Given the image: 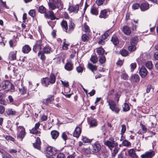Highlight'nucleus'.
<instances>
[{
    "mask_svg": "<svg viewBox=\"0 0 158 158\" xmlns=\"http://www.w3.org/2000/svg\"><path fill=\"white\" fill-rule=\"evenodd\" d=\"M14 85L8 81H4L0 83V89L9 91L14 88Z\"/></svg>",
    "mask_w": 158,
    "mask_h": 158,
    "instance_id": "1",
    "label": "nucleus"
},
{
    "mask_svg": "<svg viewBox=\"0 0 158 158\" xmlns=\"http://www.w3.org/2000/svg\"><path fill=\"white\" fill-rule=\"evenodd\" d=\"M16 129L17 138L23 139L26 134L25 128L22 126H17Z\"/></svg>",
    "mask_w": 158,
    "mask_h": 158,
    "instance_id": "2",
    "label": "nucleus"
},
{
    "mask_svg": "<svg viewBox=\"0 0 158 158\" xmlns=\"http://www.w3.org/2000/svg\"><path fill=\"white\" fill-rule=\"evenodd\" d=\"M108 102L110 109L116 114H118L120 109L118 107L116 106L115 102L113 101L110 100Z\"/></svg>",
    "mask_w": 158,
    "mask_h": 158,
    "instance_id": "3",
    "label": "nucleus"
},
{
    "mask_svg": "<svg viewBox=\"0 0 158 158\" xmlns=\"http://www.w3.org/2000/svg\"><path fill=\"white\" fill-rule=\"evenodd\" d=\"M57 153V150L54 148L48 146L46 148V153L49 156H52L55 155Z\"/></svg>",
    "mask_w": 158,
    "mask_h": 158,
    "instance_id": "4",
    "label": "nucleus"
},
{
    "mask_svg": "<svg viewBox=\"0 0 158 158\" xmlns=\"http://www.w3.org/2000/svg\"><path fill=\"white\" fill-rule=\"evenodd\" d=\"M110 34V32L109 31H107L104 33L100 37V40L98 42V44L102 45L104 44L105 43L104 40L107 38Z\"/></svg>",
    "mask_w": 158,
    "mask_h": 158,
    "instance_id": "5",
    "label": "nucleus"
},
{
    "mask_svg": "<svg viewBox=\"0 0 158 158\" xmlns=\"http://www.w3.org/2000/svg\"><path fill=\"white\" fill-rule=\"evenodd\" d=\"M155 155V153L153 151H147L141 156V158H152Z\"/></svg>",
    "mask_w": 158,
    "mask_h": 158,
    "instance_id": "6",
    "label": "nucleus"
},
{
    "mask_svg": "<svg viewBox=\"0 0 158 158\" xmlns=\"http://www.w3.org/2000/svg\"><path fill=\"white\" fill-rule=\"evenodd\" d=\"M42 45V42L41 40L37 41L35 44L34 46L33 50L35 52H36L37 51L40 50L41 49Z\"/></svg>",
    "mask_w": 158,
    "mask_h": 158,
    "instance_id": "7",
    "label": "nucleus"
},
{
    "mask_svg": "<svg viewBox=\"0 0 158 158\" xmlns=\"http://www.w3.org/2000/svg\"><path fill=\"white\" fill-rule=\"evenodd\" d=\"M104 144L108 146L110 149L117 146L118 144L114 141H107L104 142Z\"/></svg>",
    "mask_w": 158,
    "mask_h": 158,
    "instance_id": "8",
    "label": "nucleus"
},
{
    "mask_svg": "<svg viewBox=\"0 0 158 158\" xmlns=\"http://www.w3.org/2000/svg\"><path fill=\"white\" fill-rule=\"evenodd\" d=\"M54 100L53 96L52 95L49 96L48 97L43 101L44 104L48 106L49 104H52L53 103L52 102Z\"/></svg>",
    "mask_w": 158,
    "mask_h": 158,
    "instance_id": "9",
    "label": "nucleus"
},
{
    "mask_svg": "<svg viewBox=\"0 0 158 158\" xmlns=\"http://www.w3.org/2000/svg\"><path fill=\"white\" fill-rule=\"evenodd\" d=\"M148 71L144 66H142L140 69L139 73L142 78L145 77L148 74Z\"/></svg>",
    "mask_w": 158,
    "mask_h": 158,
    "instance_id": "10",
    "label": "nucleus"
},
{
    "mask_svg": "<svg viewBox=\"0 0 158 158\" xmlns=\"http://www.w3.org/2000/svg\"><path fill=\"white\" fill-rule=\"evenodd\" d=\"M92 152L94 153H97L101 148V145L98 143H95L92 145Z\"/></svg>",
    "mask_w": 158,
    "mask_h": 158,
    "instance_id": "11",
    "label": "nucleus"
},
{
    "mask_svg": "<svg viewBox=\"0 0 158 158\" xmlns=\"http://www.w3.org/2000/svg\"><path fill=\"white\" fill-rule=\"evenodd\" d=\"M16 51L10 52L9 54L8 58L10 60L12 61L16 60Z\"/></svg>",
    "mask_w": 158,
    "mask_h": 158,
    "instance_id": "12",
    "label": "nucleus"
},
{
    "mask_svg": "<svg viewBox=\"0 0 158 158\" xmlns=\"http://www.w3.org/2000/svg\"><path fill=\"white\" fill-rule=\"evenodd\" d=\"M79 10V6L78 5H77L74 6H69L68 10L69 13L74 12L77 13Z\"/></svg>",
    "mask_w": 158,
    "mask_h": 158,
    "instance_id": "13",
    "label": "nucleus"
},
{
    "mask_svg": "<svg viewBox=\"0 0 158 158\" xmlns=\"http://www.w3.org/2000/svg\"><path fill=\"white\" fill-rule=\"evenodd\" d=\"M52 51L51 47L49 45H47L43 48L42 52L46 54H49Z\"/></svg>",
    "mask_w": 158,
    "mask_h": 158,
    "instance_id": "14",
    "label": "nucleus"
},
{
    "mask_svg": "<svg viewBox=\"0 0 158 158\" xmlns=\"http://www.w3.org/2000/svg\"><path fill=\"white\" fill-rule=\"evenodd\" d=\"M141 11H145L149 8V5L147 2L143 3L140 6Z\"/></svg>",
    "mask_w": 158,
    "mask_h": 158,
    "instance_id": "15",
    "label": "nucleus"
},
{
    "mask_svg": "<svg viewBox=\"0 0 158 158\" xmlns=\"http://www.w3.org/2000/svg\"><path fill=\"white\" fill-rule=\"evenodd\" d=\"M45 16L46 17L50 18L51 20H54L56 19V17L52 11H49L48 12L45 13Z\"/></svg>",
    "mask_w": 158,
    "mask_h": 158,
    "instance_id": "16",
    "label": "nucleus"
},
{
    "mask_svg": "<svg viewBox=\"0 0 158 158\" xmlns=\"http://www.w3.org/2000/svg\"><path fill=\"white\" fill-rule=\"evenodd\" d=\"M41 141L40 138L37 137L35 143H33V146L34 148L40 150V148Z\"/></svg>",
    "mask_w": 158,
    "mask_h": 158,
    "instance_id": "17",
    "label": "nucleus"
},
{
    "mask_svg": "<svg viewBox=\"0 0 158 158\" xmlns=\"http://www.w3.org/2000/svg\"><path fill=\"white\" fill-rule=\"evenodd\" d=\"M73 64L71 61L67 62L64 66L65 69L68 71L72 70L73 68Z\"/></svg>",
    "mask_w": 158,
    "mask_h": 158,
    "instance_id": "18",
    "label": "nucleus"
},
{
    "mask_svg": "<svg viewBox=\"0 0 158 158\" xmlns=\"http://www.w3.org/2000/svg\"><path fill=\"white\" fill-rule=\"evenodd\" d=\"M81 133V128L77 127H76L75 131H74L73 133V136L74 137H76V138H78L79 137Z\"/></svg>",
    "mask_w": 158,
    "mask_h": 158,
    "instance_id": "19",
    "label": "nucleus"
},
{
    "mask_svg": "<svg viewBox=\"0 0 158 158\" xmlns=\"http://www.w3.org/2000/svg\"><path fill=\"white\" fill-rule=\"evenodd\" d=\"M41 83L43 86L48 87L50 83L48 78V77L43 78L41 80Z\"/></svg>",
    "mask_w": 158,
    "mask_h": 158,
    "instance_id": "20",
    "label": "nucleus"
},
{
    "mask_svg": "<svg viewBox=\"0 0 158 158\" xmlns=\"http://www.w3.org/2000/svg\"><path fill=\"white\" fill-rule=\"evenodd\" d=\"M130 79L132 82H138L139 81V78L138 75L135 74L131 77Z\"/></svg>",
    "mask_w": 158,
    "mask_h": 158,
    "instance_id": "21",
    "label": "nucleus"
},
{
    "mask_svg": "<svg viewBox=\"0 0 158 158\" xmlns=\"http://www.w3.org/2000/svg\"><path fill=\"white\" fill-rule=\"evenodd\" d=\"M31 49V48L28 45H26L23 47L22 51L24 53H28Z\"/></svg>",
    "mask_w": 158,
    "mask_h": 158,
    "instance_id": "22",
    "label": "nucleus"
},
{
    "mask_svg": "<svg viewBox=\"0 0 158 158\" xmlns=\"http://www.w3.org/2000/svg\"><path fill=\"white\" fill-rule=\"evenodd\" d=\"M51 134L52 138L53 139H56L58 136L59 133L58 131L53 130L51 131Z\"/></svg>",
    "mask_w": 158,
    "mask_h": 158,
    "instance_id": "23",
    "label": "nucleus"
},
{
    "mask_svg": "<svg viewBox=\"0 0 158 158\" xmlns=\"http://www.w3.org/2000/svg\"><path fill=\"white\" fill-rule=\"evenodd\" d=\"M56 77L53 73H51L49 77L48 78V80L51 84L54 83L56 81Z\"/></svg>",
    "mask_w": 158,
    "mask_h": 158,
    "instance_id": "24",
    "label": "nucleus"
},
{
    "mask_svg": "<svg viewBox=\"0 0 158 158\" xmlns=\"http://www.w3.org/2000/svg\"><path fill=\"white\" fill-rule=\"evenodd\" d=\"M129 155L132 158H137L138 157L137 155L135 152V151L133 149H131L129 151Z\"/></svg>",
    "mask_w": 158,
    "mask_h": 158,
    "instance_id": "25",
    "label": "nucleus"
},
{
    "mask_svg": "<svg viewBox=\"0 0 158 158\" xmlns=\"http://www.w3.org/2000/svg\"><path fill=\"white\" fill-rule=\"evenodd\" d=\"M108 15L106 10H104L101 11L99 16L100 18H106L107 17Z\"/></svg>",
    "mask_w": 158,
    "mask_h": 158,
    "instance_id": "26",
    "label": "nucleus"
},
{
    "mask_svg": "<svg viewBox=\"0 0 158 158\" xmlns=\"http://www.w3.org/2000/svg\"><path fill=\"white\" fill-rule=\"evenodd\" d=\"M123 31L124 33L127 35H129L131 33V31L129 27L127 26L123 27Z\"/></svg>",
    "mask_w": 158,
    "mask_h": 158,
    "instance_id": "27",
    "label": "nucleus"
},
{
    "mask_svg": "<svg viewBox=\"0 0 158 158\" xmlns=\"http://www.w3.org/2000/svg\"><path fill=\"white\" fill-rule=\"evenodd\" d=\"M7 114L9 116L15 115L16 113V111L14 109L9 108L6 110Z\"/></svg>",
    "mask_w": 158,
    "mask_h": 158,
    "instance_id": "28",
    "label": "nucleus"
},
{
    "mask_svg": "<svg viewBox=\"0 0 158 158\" xmlns=\"http://www.w3.org/2000/svg\"><path fill=\"white\" fill-rule=\"evenodd\" d=\"M61 25L64 30L67 32L68 26L67 22L65 21H63L61 23Z\"/></svg>",
    "mask_w": 158,
    "mask_h": 158,
    "instance_id": "29",
    "label": "nucleus"
},
{
    "mask_svg": "<svg viewBox=\"0 0 158 158\" xmlns=\"http://www.w3.org/2000/svg\"><path fill=\"white\" fill-rule=\"evenodd\" d=\"M111 41L114 45H117L119 43V40L116 36L112 37Z\"/></svg>",
    "mask_w": 158,
    "mask_h": 158,
    "instance_id": "30",
    "label": "nucleus"
},
{
    "mask_svg": "<svg viewBox=\"0 0 158 158\" xmlns=\"http://www.w3.org/2000/svg\"><path fill=\"white\" fill-rule=\"evenodd\" d=\"M37 10L38 11L41 13H46V9L45 7L43 6H39L38 7Z\"/></svg>",
    "mask_w": 158,
    "mask_h": 158,
    "instance_id": "31",
    "label": "nucleus"
},
{
    "mask_svg": "<svg viewBox=\"0 0 158 158\" xmlns=\"http://www.w3.org/2000/svg\"><path fill=\"white\" fill-rule=\"evenodd\" d=\"M88 66L89 69L92 72L96 71L97 69V66H96L90 63H88Z\"/></svg>",
    "mask_w": 158,
    "mask_h": 158,
    "instance_id": "32",
    "label": "nucleus"
},
{
    "mask_svg": "<svg viewBox=\"0 0 158 158\" xmlns=\"http://www.w3.org/2000/svg\"><path fill=\"white\" fill-rule=\"evenodd\" d=\"M90 12L92 14L95 15H97L98 14V11L97 8L94 6H93L91 7Z\"/></svg>",
    "mask_w": 158,
    "mask_h": 158,
    "instance_id": "33",
    "label": "nucleus"
},
{
    "mask_svg": "<svg viewBox=\"0 0 158 158\" xmlns=\"http://www.w3.org/2000/svg\"><path fill=\"white\" fill-rule=\"evenodd\" d=\"M81 140L84 143H90L92 140V139H89L86 137L84 136H82Z\"/></svg>",
    "mask_w": 158,
    "mask_h": 158,
    "instance_id": "34",
    "label": "nucleus"
},
{
    "mask_svg": "<svg viewBox=\"0 0 158 158\" xmlns=\"http://www.w3.org/2000/svg\"><path fill=\"white\" fill-rule=\"evenodd\" d=\"M90 60L93 64H95L97 62L98 59L97 56L94 55L92 56Z\"/></svg>",
    "mask_w": 158,
    "mask_h": 158,
    "instance_id": "35",
    "label": "nucleus"
},
{
    "mask_svg": "<svg viewBox=\"0 0 158 158\" xmlns=\"http://www.w3.org/2000/svg\"><path fill=\"white\" fill-rule=\"evenodd\" d=\"M75 25L74 23L71 22L69 25V29L68 30V33H69L72 31L74 28L75 27Z\"/></svg>",
    "mask_w": 158,
    "mask_h": 158,
    "instance_id": "36",
    "label": "nucleus"
},
{
    "mask_svg": "<svg viewBox=\"0 0 158 158\" xmlns=\"http://www.w3.org/2000/svg\"><path fill=\"white\" fill-rule=\"evenodd\" d=\"M105 52L104 49L101 48H98L97 49L96 52L99 55L102 56Z\"/></svg>",
    "mask_w": 158,
    "mask_h": 158,
    "instance_id": "37",
    "label": "nucleus"
},
{
    "mask_svg": "<svg viewBox=\"0 0 158 158\" xmlns=\"http://www.w3.org/2000/svg\"><path fill=\"white\" fill-rule=\"evenodd\" d=\"M45 53H44L42 51H39L38 53V56H39L41 55L40 59L43 61H44L46 59V57L45 56Z\"/></svg>",
    "mask_w": 158,
    "mask_h": 158,
    "instance_id": "38",
    "label": "nucleus"
},
{
    "mask_svg": "<svg viewBox=\"0 0 158 158\" xmlns=\"http://www.w3.org/2000/svg\"><path fill=\"white\" fill-rule=\"evenodd\" d=\"M130 108L129 105L127 103H124L123 107V110L124 111H127L130 110Z\"/></svg>",
    "mask_w": 158,
    "mask_h": 158,
    "instance_id": "39",
    "label": "nucleus"
},
{
    "mask_svg": "<svg viewBox=\"0 0 158 158\" xmlns=\"http://www.w3.org/2000/svg\"><path fill=\"white\" fill-rule=\"evenodd\" d=\"M137 38L136 37H133L131 41V44L136 45L137 43Z\"/></svg>",
    "mask_w": 158,
    "mask_h": 158,
    "instance_id": "40",
    "label": "nucleus"
},
{
    "mask_svg": "<svg viewBox=\"0 0 158 158\" xmlns=\"http://www.w3.org/2000/svg\"><path fill=\"white\" fill-rule=\"evenodd\" d=\"M106 58L104 56H101L99 60V61L100 64H102L106 61Z\"/></svg>",
    "mask_w": 158,
    "mask_h": 158,
    "instance_id": "41",
    "label": "nucleus"
},
{
    "mask_svg": "<svg viewBox=\"0 0 158 158\" xmlns=\"http://www.w3.org/2000/svg\"><path fill=\"white\" fill-rule=\"evenodd\" d=\"M122 144L124 146L128 147L131 145L130 142L126 139H125L123 141Z\"/></svg>",
    "mask_w": 158,
    "mask_h": 158,
    "instance_id": "42",
    "label": "nucleus"
},
{
    "mask_svg": "<svg viewBox=\"0 0 158 158\" xmlns=\"http://www.w3.org/2000/svg\"><path fill=\"white\" fill-rule=\"evenodd\" d=\"M146 67L149 69H151L152 67V62L151 61H148L145 64Z\"/></svg>",
    "mask_w": 158,
    "mask_h": 158,
    "instance_id": "43",
    "label": "nucleus"
},
{
    "mask_svg": "<svg viewBox=\"0 0 158 158\" xmlns=\"http://www.w3.org/2000/svg\"><path fill=\"white\" fill-rule=\"evenodd\" d=\"M56 6L58 8L62 9L63 8V4L60 1H58V2L56 3Z\"/></svg>",
    "mask_w": 158,
    "mask_h": 158,
    "instance_id": "44",
    "label": "nucleus"
},
{
    "mask_svg": "<svg viewBox=\"0 0 158 158\" xmlns=\"http://www.w3.org/2000/svg\"><path fill=\"white\" fill-rule=\"evenodd\" d=\"M56 3H54L51 2H49L48 3V6L49 8L52 9V10L55 9L56 7V6L55 5V4Z\"/></svg>",
    "mask_w": 158,
    "mask_h": 158,
    "instance_id": "45",
    "label": "nucleus"
},
{
    "mask_svg": "<svg viewBox=\"0 0 158 158\" xmlns=\"http://www.w3.org/2000/svg\"><path fill=\"white\" fill-rule=\"evenodd\" d=\"M83 151L86 155L89 154L91 153V149L89 147L84 148Z\"/></svg>",
    "mask_w": 158,
    "mask_h": 158,
    "instance_id": "46",
    "label": "nucleus"
},
{
    "mask_svg": "<svg viewBox=\"0 0 158 158\" xmlns=\"http://www.w3.org/2000/svg\"><path fill=\"white\" fill-rule=\"evenodd\" d=\"M136 49L135 45L133 44H131L128 47V49L130 51H135Z\"/></svg>",
    "mask_w": 158,
    "mask_h": 158,
    "instance_id": "47",
    "label": "nucleus"
},
{
    "mask_svg": "<svg viewBox=\"0 0 158 158\" xmlns=\"http://www.w3.org/2000/svg\"><path fill=\"white\" fill-rule=\"evenodd\" d=\"M89 39L88 36L85 34H83L82 36V40L84 42L87 41Z\"/></svg>",
    "mask_w": 158,
    "mask_h": 158,
    "instance_id": "48",
    "label": "nucleus"
},
{
    "mask_svg": "<svg viewBox=\"0 0 158 158\" xmlns=\"http://www.w3.org/2000/svg\"><path fill=\"white\" fill-rule=\"evenodd\" d=\"M69 44L66 41L64 42L62 46L63 49L64 50H67L68 48V46Z\"/></svg>",
    "mask_w": 158,
    "mask_h": 158,
    "instance_id": "49",
    "label": "nucleus"
},
{
    "mask_svg": "<svg viewBox=\"0 0 158 158\" xmlns=\"http://www.w3.org/2000/svg\"><path fill=\"white\" fill-rule=\"evenodd\" d=\"M121 127V134L123 135L126 131V127L125 125L123 124L122 125Z\"/></svg>",
    "mask_w": 158,
    "mask_h": 158,
    "instance_id": "50",
    "label": "nucleus"
},
{
    "mask_svg": "<svg viewBox=\"0 0 158 158\" xmlns=\"http://www.w3.org/2000/svg\"><path fill=\"white\" fill-rule=\"evenodd\" d=\"M121 53L122 56H127L128 52L127 50L123 49L122 50Z\"/></svg>",
    "mask_w": 158,
    "mask_h": 158,
    "instance_id": "51",
    "label": "nucleus"
},
{
    "mask_svg": "<svg viewBox=\"0 0 158 158\" xmlns=\"http://www.w3.org/2000/svg\"><path fill=\"white\" fill-rule=\"evenodd\" d=\"M91 126H96L97 125V122L96 120L95 119H93L91 120L90 122Z\"/></svg>",
    "mask_w": 158,
    "mask_h": 158,
    "instance_id": "52",
    "label": "nucleus"
},
{
    "mask_svg": "<svg viewBox=\"0 0 158 158\" xmlns=\"http://www.w3.org/2000/svg\"><path fill=\"white\" fill-rule=\"evenodd\" d=\"M60 81L62 85L64 87H68L69 86V82L65 81H63L62 80H60Z\"/></svg>",
    "mask_w": 158,
    "mask_h": 158,
    "instance_id": "53",
    "label": "nucleus"
},
{
    "mask_svg": "<svg viewBox=\"0 0 158 158\" xmlns=\"http://www.w3.org/2000/svg\"><path fill=\"white\" fill-rule=\"evenodd\" d=\"M29 14L32 17H34L35 16V12L34 10H31L29 12Z\"/></svg>",
    "mask_w": 158,
    "mask_h": 158,
    "instance_id": "54",
    "label": "nucleus"
},
{
    "mask_svg": "<svg viewBox=\"0 0 158 158\" xmlns=\"http://www.w3.org/2000/svg\"><path fill=\"white\" fill-rule=\"evenodd\" d=\"M19 89L21 93L22 94H24L26 93V90L24 87L21 88H19Z\"/></svg>",
    "mask_w": 158,
    "mask_h": 158,
    "instance_id": "55",
    "label": "nucleus"
},
{
    "mask_svg": "<svg viewBox=\"0 0 158 158\" xmlns=\"http://www.w3.org/2000/svg\"><path fill=\"white\" fill-rule=\"evenodd\" d=\"M31 132L33 134H37L38 133V131L37 128L34 127L31 130Z\"/></svg>",
    "mask_w": 158,
    "mask_h": 158,
    "instance_id": "56",
    "label": "nucleus"
},
{
    "mask_svg": "<svg viewBox=\"0 0 158 158\" xmlns=\"http://www.w3.org/2000/svg\"><path fill=\"white\" fill-rule=\"evenodd\" d=\"M138 3H135L133 5L132 8L134 10H136L138 9L140 7Z\"/></svg>",
    "mask_w": 158,
    "mask_h": 158,
    "instance_id": "57",
    "label": "nucleus"
},
{
    "mask_svg": "<svg viewBox=\"0 0 158 158\" xmlns=\"http://www.w3.org/2000/svg\"><path fill=\"white\" fill-rule=\"evenodd\" d=\"M76 70L77 72L78 73H81L83 72V69L81 66H78L76 68Z\"/></svg>",
    "mask_w": 158,
    "mask_h": 158,
    "instance_id": "58",
    "label": "nucleus"
},
{
    "mask_svg": "<svg viewBox=\"0 0 158 158\" xmlns=\"http://www.w3.org/2000/svg\"><path fill=\"white\" fill-rule=\"evenodd\" d=\"M56 158H65V156L63 153H60L57 155Z\"/></svg>",
    "mask_w": 158,
    "mask_h": 158,
    "instance_id": "59",
    "label": "nucleus"
},
{
    "mask_svg": "<svg viewBox=\"0 0 158 158\" xmlns=\"http://www.w3.org/2000/svg\"><path fill=\"white\" fill-rule=\"evenodd\" d=\"M121 77L124 80H127L128 78L127 75L125 73H123L122 74Z\"/></svg>",
    "mask_w": 158,
    "mask_h": 158,
    "instance_id": "60",
    "label": "nucleus"
},
{
    "mask_svg": "<svg viewBox=\"0 0 158 158\" xmlns=\"http://www.w3.org/2000/svg\"><path fill=\"white\" fill-rule=\"evenodd\" d=\"M119 148L118 147L115 148L113 150L112 153V155L114 156H115V155L118 152Z\"/></svg>",
    "mask_w": 158,
    "mask_h": 158,
    "instance_id": "61",
    "label": "nucleus"
},
{
    "mask_svg": "<svg viewBox=\"0 0 158 158\" xmlns=\"http://www.w3.org/2000/svg\"><path fill=\"white\" fill-rule=\"evenodd\" d=\"M105 0H97L96 3L98 6L102 5Z\"/></svg>",
    "mask_w": 158,
    "mask_h": 158,
    "instance_id": "62",
    "label": "nucleus"
},
{
    "mask_svg": "<svg viewBox=\"0 0 158 158\" xmlns=\"http://www.w3.org/2000/svg\"><path fill=\"white\" fill-rule=\"evenodd\" d=\"M125 154L123 153H121L118 155V158H125Z\"/></svg>",
    "mask_w": 158,
    "mask_h": 158,
    "instance_id": "63",
    "label": "nucleus"
},
{
    "mask_svg": "<svg viewBox=\"0 0 158 158\" xmlns=\"http://www.w3.org/2000/svg\"><path fill=\"white\" fill-rule=\"evenodd\" d=\"M4 155L2 156V158H11L10 155L7 152Z\"/></svg>",
    "mask_w": 158,
    "mask_h": 158,
    "instance_id": "64",
    "label": "nucleus"
}]
</instances>
